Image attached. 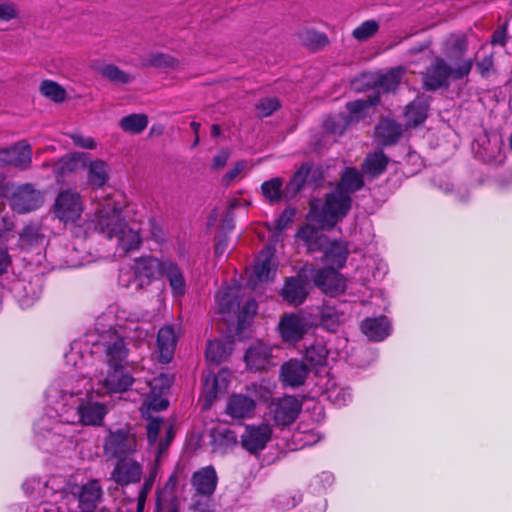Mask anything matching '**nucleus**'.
I'll list each match as a JSON object with an SVG mask.
<instances>
[{"label": "nucleus", "instance_id": "1", "mask_svg": "<svg viewBox=\"0 0 512 512\" xmlns=\"http://www.w3.org/2000/svg\"><path fill=\"white\" fill-rule=\"evenodd\" d=\"M351 208V196L335 189L325 194L322 204L318 200L310 202L307 220L317 224L322 230H330L348 215Z\"/></svg>", "mask_w": 512, "mask_h": 512}, {"label": "nucleus", "instance_id": "2", "mask_svg": "<svg viewBox=\"0 0 512 512\" xmlns=\"http://www.w3.org/2000/svg\"><path fill=\"white\" fill-rule=\"evenodd\" d=\"M473 67L472 59H463L456 68H452L444 58L438 56L422 74V85L426 91H437L450 86L449 79H463L468 76Z\"/></svg>", "mask_w": 512, "mask_h": 512}, {"label": "nucleus", "instance_id": "3", "mask_svg": "<svg viewBox=\"0 0 512 512\" xmlns=\"http://www.w3.org/2000/svg\"><path fill=\"white\" fill-rule=\"evenodd\" d=\"M124 221L121 206L112 197H108L96 209L93 217L87 224V229L93 230L107 239H112L121 233Z\"/></svg>", "mask_w": 512, "mask_h": 512}, {"label": "nucleus", "instance_id": "4", "mask_svg": "<svg viewBox=\"0 0 512 512\" xmlns=\"http://www.w3.org/2000/svg\"><path fill=\"white\" fill-rule=\"evenodd\" d=\"M136 448L137 439L129 426L108 430L103 445L105 455L117 459L126 458L133 454Z\"/></svg>", "mask_w": 512, "mask_h": 512}, {"label": "nucleus", "instance_id": "5", "mask_svg": "<svg viewBox=\"0 0 512 512\" xmlns=\"http://www.w3.org/2000/svg\"><path fill=\"white\" fill-rule=\"evenodd\" d=\"M43 194L31 183L17 185L10 196V207L18 214L35 211L43 204Z\"/></svg>", "mask_w": 512, "mask_h": 512}, {"label": "nucleus", "instance_id": "6", "mask_svg": "<svg viewBox=\"0 0 512 512\" xmlns=\"http://www.w3.org/2000/svg\"><path fill=\"white\" fill-rule=\"evenodd\" d=\"M103 495L102 487L98 480L91 479L82 485H75L67 494L69 501L77 502L80 512H95Z\"/></svg>", "mask_w": 512, "mask_h": 512}, {"label": "nucleus", "instance_id": "7", "mask_svg": "<svg viewBox=\"0 0 512 512\" xmlns=\"http://www.w3.org/2000/svg\"><path fill=\"white\" fill-rule=\"evenodd\" d=\"M302 410V401L295 396L285 395L274 399L269 411L275 425L287 427L293 424Z\"/></svg>", "mask_w": 512, "mask_h": 512}, {"label": "nucleus", "instance_id": "8", "mask_svg": "<svg viewBox=\"0 0 512 512\" xmlns=\"http://www.w3.org/2000/svg\"><path fill=\"white\" fill-rule=\"evenodd\" d=\"M83 212L81 196L70 190L61 191L53 204V213L61 222L74 223Z\"/></svg>", "mask_w": 512, "mask_h": 512}, {"label": "nucleus", "instance_id": "9", "mask_svg": "<svg viewBox=\"0 0 512 512\" xmlns=\"http://www.w3.org/2000/svg\"><path fill=\"white\" fill-rule=\"evenodd\" d=\"M272 429L268 424H249L240 436L242 448L249 454L258 456L272 439Z\"/></svg>", "mask_w": 512, "mask_h": 512}, {"label": "nucleus", "instance_id": "10", "mask_svg": "<svg viewBox=\"0 0 512 512\" xmlns=\"http://www.w3.org/2000/svg\"><path fill=\"white\" fill-rule=\"evenodd\" d=\"M272 352V347L262 341L251 343L243 357L246 369L254 373L268 371L275 366Z\"/></svg>", "mask_w": 512, "mask_h": 512}, {"label": "nucleus", "instance_id": "11", "mask_svg": "<svg viewBox=\"0 0 512 512\" xmlns=\"http://www.w3.org/2000/svg\"><path fill=\"white\" fill-rule=\"evenodd\" d=\"M312 279L314 285L330 297L344 293L347 288L345 277L332 267L318 269Z\"/></svg>", "mask_w": 512, "mask_h": 512}, {"label": "nucleus", "instance_id": "12", "mask_svg": "<svg viewBox=\"0 0 512 512\" xmlns=\"http://www.w3.org/2000/svg\"><path fill=\"white\" fill-rule=\"evenodd\" d=\"M163 260L153 256H142L134 260L132 266L136 288L142 289L161 276Z\"/></svg>", "mask_w": 512, "mask_h": 512}, {"label": "nucleus", "instance_id": "13", "mask_svg": "<svg viewBox=\"0 0 512 512\" xmlns=\"http://www.w3.org/2000/svg\"><path fill=\"white\" fill-rule=\"evenodd\" d=\"M0 162L19 170H28L32 164L31 145L21 140L10 147L0 148Z\"/></svg>", "mask_w": 512, "mask_h": 512}, {"label": "nucleus", "instance_id": "14", "mask_svg": "<svg viewBox=\"0 0 512 512\" xmlns=\"http://www.w3.org/2000/svg\"><path fill=\"white\" fill-rule=\"evenodd\" d=\"M282 339L288 343H297L308 330L307 320L297 314H283L278 324Z\"/></svg>", "mask_w": 512, "mask_h": 512}, {"label": "nucleus", "instance_id": "15", "mask_svg": "<svg viewBox=\"0 0 512 512\" xmlns=\"http://www.w3.org/2000/svg\"><path fill=\"white\" fill-rule=\"evenodd\" d=\"M309 372L310 369L304 361L290 359L281 365L279 378L284 386L297 388L305 383Z\"/></svg>", "mask_w": 512, "mask_h": 512}, {"label": "nucleus", "instance_id": "16", "mask_svg": "<svg viewBox=\"0 0 512 512\" xmlns=\"http://www.w3.org/2000/svg\"><path fill=\"white\" fill-rule=\"evenodd\" d=\"M111 477L120 486L138 483L142 477V466L127 457L118 459Z\"/></svg>", "mask_w": 512, "mask_h": 512}, {"label": "nucleus", "instance_id": "17", "mask_svg": "<svg viewBox=\"0 0 512 512\" xmlns=\"http://www.w3.org/2000/svg\"><path fill=\"white\" fill-rule=\"evenodd\" d=\"M191 486L194 494L213 496L218 485L217 472L212 465H208L195 471L191 476Z\"/></svg>", "mask_w": 512, "mask_h": 512}, {"label": "nucleus", "instance_id": "18", "mask_svg": "<svg viewBox=\"0 0 512 512\" xmlns=\"http://www.w3.org/2000/svg\"><path fill=\"white\" fill-rule=\"evenodd\" d=\"M134 377L126 370L125 365L108 367L107 375L103 380V387L109 394L127 392L133 383Z\"/></svg>", "mask_w": 512, "mask_h": 512}, {"label": "nucleus", "instance_id": "19", "mask_svg": "<svg viewBox=\"0 0 512 512\" xmlns=\"http://www.w3.org/2000/svg\"><path fill=\"white\" fill-rule=\"evenodd\" d=\"M256 409L253 398L244 394H232L227 400L225 413L233 419L252 418Z\"/></svg>", "mask_w": 512, "mask_h": 512}, {"label": "nucleus", "instance_id": "20", "mask_svg": "<svg viewBox=\"0 0 512 512\" xmlns=\"http://www.w3.org/2000/svg\"><path fill=\"white\" fill-rule=\"evenodd\" d=\"M360 330L368 340L380 342L390 335L391 323L385 315L368 317L361 321Z\"/></svg>", "mask_w": 512, "mask_h": 512}, {"label": "nucleus", "instance_id": "21", "mask_svg": "<svg viewBox=\"0 0 512 512\" xmlns=\"http://www.w3.org/2000/svg\"><path fill=\"white\" fill-rule=\"evenodd\" d=\"M322 229L306 223L299 227L295 237L300 239L306 246L308 252H320L328 245L329 239L323 234Z\"/></svg>", "mask_w": 512, "mask_h": 512}, {"label": "nucleus", "instance_id": "22", "mask_svg": "<svg viewBox=\"0 0 512 512\" xmlns=\"http://www.w3.org/2000/svg\"><path fill=\"white\" fill-rule=\"evenodd\" d=\"M162 277L169 283L174 298H182L186 294L187 286L184 274L179 265L172 260H163Z\"/></svg>", "mask_w": 512, "mask_h": 512}, {"label": "nucleus", "instance_id": "23", "mask_svg": "<svg viewBox=\"0 0 512 512\" xmlns=\"http://www.w3.org/2000/svg\"><path fill=\"white\" fill-rule=\"evenodd\" d=\"M280 294L286 303L294 306L301 305L308 296L307 282L299 276L288 277Z\"/></svg>", "mask_w": 512, "mask_h": 512}, {"label": "nucleus", "instance_id": "24", "mask_svg": "<svg viewBox=\"0 0 512 512\" xmlns=\"http://www.w3.org/2000/svg\"><path fill=\"white\" fill-rule=\"evenodd\" d=\"M430 109V97L419 95L405 107L404 117L408 127H418L423 124Z\"/></svg>", "mask_w": 512, "mask_h": 512}, {"label": "nucleus", "instance_id": "25", "mask_svg": "<svg viewBox=\"0 0 512 512\" xmlns=\"http://www.w3.org/2000/svg\"><path fill=\"white\" fill-rule=\"evenodd\" d=\"M129 349L123 337L114 333L105 343V358L108 367L124 366L127 362Z\"/></svg>", "mask_w": 512, "mask_h": 512}, {"label": "nucleus", "instance_id": "26", "mask_svg": "<svg viewBox=\"0 0 512 512\" xmlns=\"http://www.w3.org/2000/svg\"><path fill=\"white\" fill-rule=\"evenodd\" d=\"M177 345V336L172 325L161 327L157 333L156 346L161 363H169L174 355Z\"/></svg>", "mask_w": 512, "mask_h": 512}, {"label": "nucleus", "instance_id": "27", "mask_svg": "<svg viewBox=\"0 0 512 512\" xmlns=\"http://www.w3.org/2000/svg\"><path fill=\"white\" fill-rule=\"evenodd\" d=\"M79 423L85 426H99L107 414L106 406L99 402H82L77 407Z\"/></svg>", "mask_w": 512, "mask_h": 512}, {"label": "nucleus", "instance_id": "28", "mask_svg": "<svg viewBox=\"0 0 512 512\" xmlns=\"http://www.w3.org/2000/svg\"><path fill=\"white\" fill-rule=\"evenodd\" d=\"M389 158L383 150L368 153L361 164V170L371 178L380 177L387 169Z\"/></svg>", "mask_w": 512, "mask_h": 512}, {"label": "nucleus", "instance_id": "29", "mask_svg": "<svg viewBox=\"0 0 512 512\" xmlns=\"http://www.w3.org/2000/svg\"><path fill=\"white\" fill-rule=\"evenodd\" d=\"M261 259L253 266V276L249 280L250 283L256 285L258 282L272 281L275 270L272 267V259L274 257V248H269L265 253L260 255Z\"/></svg>", "mask_w": 512, "mask_h": 512}, {"label": "nucleus", "instance_id": "30", "mask_svg": "<svg viewBox=\"0 0 512 512\" xmlns=\"http://www.w3.org/2000/svg\"><path fill=\"white\" fill-rule=\"evenodd\" d=\"M324 251V262L326 267L340 270L345 267L349 250L347 245L341 241H333L327 245Z\"/></svg>", "mask_w": 512, "mask_h": 512}, {"label": "nucleus", "instance_id": "31", "mask_svg": "<svg viewBox=\"0 0 512 512\" xmlns=\"http://www.w3.org/2000/svg\"><path fill=\"white\" fill-rule=\"evenodd\" d=\"M46 235L41 225L35 222L25 225L19 233V245L21 249L32 250L44 244Z\"/></svg>", "mask_w": 512, "mask_h": 512}, {"label": "nucleus", "instance_id": "32", "mask_svg": "<svg viewBox=\"0 0 512 512\" xmlns=\"http://www.w3.org/2000/svg\"><path fill=\"white\" fill-rule=\"evenodd\" d=\"M364 179L355 167H346L336 185L338 191L350 195L364 187Z\"/></svg>", "mask_w": 512, "mask_h": 512}, {"label": "nucleus", "instance_id": "33", "mask_svg": "<svg viewBox=\"0 0 512 512\" xmlns=\"http://www.w3.org/2000/svg\"><path fill=\"white\" fill-rule=\"evenodd\" d=\"M346 319V310L341 306L330 304L326 302L323 304L320 311L321 325L328 331L334 332L339 325Z\"/></svg>", "mask_w": 512, "mask_h": 512}, {"label": "nucleus", "instance_id": "34", "mask_svg": "<svg viewBox=\"0 0 512 512\" xmlns=\"http://www.w3.org/2000/svg\"><path fill=\"white\" fill-rule=\"evenodd\" d=\"M312 168V162H305L298 168L285 186L284 194L286 198H294L302 190Z\"/></svg>", "mask_w": 512, "mask_h": 512}, {"label": "nucleus", "instance_id": "35", "mask_svg": "<svg viewBox=\"0 0 512 512\" xmlns=\"http://www.w3.org/2000/svg\"><path fill=\"white\" fill-rule=\"evenodd\" d=\"M377 135L382 146L395 145L402 136V129L394 121H387L377 127Z\"/></svg>", "mask_w": 512, "mask_h": 512}, {"label": "nucleus", "instance_id": "36", "mask_svg": "<svg viewBox=\"0 0 512 512\" xmlns=\"http://www.w3.org/2000/svg\"><path fill=\"white\" fill-rule=\"evenodd\" d=\"M87 180L93 188H101L108 180L106 164L102 160L91 161L88 166Z\"/></svg>", "mask_w": 512, "mask_h": 512}, {"label": "nucleus", "instance_id": "37", "mask_svg": "<svg viewBox=\"0 0 512 512\" xmlns=\"http://www.w3.org/2000/svg\"><path fill=\"white\" fill-rule=\"evenodd\" d=\"M119 126L125 132L131 134H140L148 126V117L146 114L133 113L121 118Z\"/></svg>", "mask_w": 512, "mask_h": 512}, {"label": "nucleus", "instance_id": "38", "mask_svg": "<svg viewBox=\"0 0 512 512\" xmlns=\"http://www.w3.org/2000/svg\"><path fill=\"white\" fill-rule=\"evenodd\" d=\"M119 246L125 252H130L139 249L142 238L138 230H134L132 228H127L126 222L124 221V227L121 233L118 236Z\"/></svg>", "mask_w": 512, "mask_h": 512}, {"label": "nucleus", "instance_id": "39", "mask_svg": "<svg viewBox=\"0 0 512 512\" xmlns=\"http://www.w3.org/2000/svg\"><path fill=\"white\" fill-rule=\"evenodd\" d=\"M99 73L104 78L115 84L131 83L135 77L118 66L113 64H105L99 68Z\"/></svg>", "mask_w": 512, "mask_h": 512}, {"label": "nucleus", "instance_id": "40", "mask_svg": "<svg viewBox=\"0 0 512 512\" xmlns=\"http://www.w3.org/2000/svg\"><path fill=\"white\" fill-rule=\"evenodd\" d=\"M304 358L312 367L325 366L328 350L323 343L315 342L306 348Z\"/></svg>", "mask_w": 512, "mask_h": 512}, {"label": "nucleus", "instance_id": "41", "mask_svg": "<svg viewBox=\"0 0 512 512\" xmlns=\"http://www.w3.org/2000/svg\"><path fill=\"white\" fill-rule=\"evenodd\" d=\"M283 181L279 177L271 178L268 181H264L261 184V192L262 195L270 202L276 203L279 202L284 194V190H282Z\"/></svg>", "mask_w": 512, "mask_h": 512}, {"label": "nucleus", "instance_id": "42", "mask_svg": "<svg viewBox=\"0 0 512 512\" xmlns=\"http://www.w3.org/2000/svg\"><path fill=\"white\" fill-rule=\"evenodd\" d=\"M143 65L157 69H177L179 61L165 53H153L145 59Z\"/></svg>", "mask_w": 512, "mask_h": 512}, {"label": "nucleus", "instance_id": "43", "mask_svg": "<svg viewBox=\"0 0 512 512\" xmlns=\"http://www.w3.org/2000/svg\"><path fill=\"white\" fill-rule=\"evenodd\" d=\"M39 91L43 96L54 101L55 103H62L67 97L66 90L63 86L52 80H44L41 82Z\"/></svg>", "mask_w": 512, "mask_h": 512}, {"label": "nucleus", "instance_id": "44", "mask_svg": "<svg viewBox=\"0 0 512 512\" xmlns=\"http://www.w3.org/2000/svg\"><path fill=\"white\" fill-rule=\"evenodd\" d=\"M401 79V74L396 69H391L385 74L379 75L373 82L374 88H381L384 92H394Z\"/></svg>", "mask_w": 512, "mask_h": 512}, {"label": "nucleus", "instance_id": "45", "mask_svg": "<svg viewBox=\"0 0 512 512\" xmlns=\"http://www.w3.org/2000/svg\"><path fill=\"white\" fill-rule=\"evenodd\" d=\"M205 357L208 362L219 365L228 357L226 344L221 340L208 341Z\"/></svg>", "mask_w": 512, "mask_h": 512}, {"label": "nucleus", "instance_id": "46", "mask_svg": "<svg viewBox=\"0 0 512 512\" xmlns=\"http://www.w3.org/2000/svg\"><path fill=\"white\" fill-rule=\"evenodd\" d=\"M212 438L214 445L223 450L232 448L238 443L237 434L228 428L214 430Z\"/></svg>", "mask_w": 512, "mask_h": 512}, {"label": "nucleus", "instance_id": "47", "mask_svg": "<svg viewBox=\"0 0 512 512\" xmlns=\"http://www.w3.org/2000/svg\"><path fill=\"white\" fill-rule=\"evenodd\" d=\"M257 313V303L254 299L247 300L237 315V330L243 331Z\"/></svg>", "mask_w": 512, "mask_h": 512}, {"label": "nucleus", "instance_id": "48", "mask_svg": "<svg viewBox=\"0 0 512 512\" xmlns=\"http://www.w3.org/2000/svg\"><path fill=\"white\" fill-rule=\"evenodd\" d=\"M380 103V94L374 93L366 99H357L346 104V109L351 115H358L365 109L376 106Z\"/></svg>", "mask_w": 512, "mask_h": 512}, {"label": "nucleus", "instance_id": "49", "mask_svg": "<svg viewBox=\"0 0 512 512\" xmlns=\"http://www.w3.org/2000/svg\"><path fill=\"white\" fill-rule=\"evenodd\" d=\"M379 24L375 20H366L352 31V36L358 41H365L375 35Z\"/></svg>", "mask_w": 512, "mask_h": 512}, {"label": "nucleus", "instance_id": "50", "mask_svg": "<svg viewBox=\"0 0 512 512\" xmlns=\"http://www.w3.org/2000/svg\"><path fill=\"white\" fill-rule=\"evenodd\" d=\"M216 300L219 304L221 313H229L239 308V302L236 297L232 295L230 289H226L216 294Z\"/></svg>", "mask_w": 512, "mask_h": 512}, {"label": "nucleus", "instance_id": "51", "mask_svg": "<svg viewBox=\"0 0 512 512\" xmlns=\"http://www.w3.org/2000/svg\"><path fill=\"white\" fill-rule=\"evenodd\" d=\"M190 510L192 512H215V504L212 500V496L207 497L193 494Z\"/></svg>", "mask_w": 512, "mask_h": 512}, {"label": "nucleus", "instance_id": "52", "mask_svg": "<svg viewBox=\"0 0 512 512\" xmlns=\"http://www.w3.org/2000/svg\"><path fill=\"white\" fill-rule=\"evenodd\" d=\"M281 107V103L276 97H269L261 99L256 104V109L261 117H268L276 112Z\"/></svg>", "mask_w": 512, "mask_h": 512}, {"label": "nucleus", "instance_id": "53", "mask_svg": "<svg viewBox=\"0 0 512 512\" xmlns=\"http://www.w3.org/2000/svg\"><path fill=\"white\" fill-rule=\"evenodd\" d=\"M329 40L326 34L317 31H307L304 43L313 50L323 48Z\"/></svg>", "mask_w": 512, "mask_h": 512}, {"label": "nucleus", "instance_id": "54", "mask_svg": "<svg viewBox=\"0 0 512 512\" xmlns=\"http://www.w3.org/2000/svg\"><path fill=\"white\" fill-rule=\"evenodd\" d=\"M296 215V209L294 207L285 208L282 213L275 219V230L277 233L282 232L293 222Z\"/></svg>", "mask_w": 512, "mask_h": 512}, {"label": "nucleus", "instance_id": "55", "mask_svg": "<svg viewBox=\"0 0 512 512\" xmlns=\"http://www.w3.org/2000/svg\"><path fill=\"white\" fill-rule=\"evenodd\" d=\"M163 425V420L159 417L151 418L147 424V440L150 445L156 443L159 432Z\"/></svg>", "mask_w": 512, "mask_h": 512}, {"label": "nucleus", "instance_id": "56", "mask_svg": "<svg viewBox=\"0 0 512 512\" xmlns=\"http://www.w3.org/2000/svg\"><path fill=\"white\" fill-rule=\"evenodd\" d=\"M18 17L17 6L9 1L0 3V22H8Z\"/></svg>", "mask_w": 512, "mask_h": 512}, {"label": "nucleus", "instance_id": "57", "mask_svg": "<svg viewBox=\"0 0 512 512\" xmlns=\"http://www.w3.org/2000/svg\"><path fill=\"white\" fill-rule=\"evenodd\" d=\"M508 22L503 23L491 35V44L504 47L507 42Z\"/></svg>", "mask_w": 512, "mask_h": 512}, {"label": "nucleus", "instance_id": "58", "mask_svg": "<svg viewBox=\"0 0 512 512\" xmlns=\"http://www.w3.org/2000/svg\"><path fill=\"white\" fill-rule=\"evenodd\" d=\"M494 60L492 55L484 56L476 63L477 70L482 77H485L493 69Z\"/></svg>", "mask_w": 512, "mask_h": 512}, {"label": "nucleus", "instance_id": "59", "mask_svg": "<svg viewBox=\"0 0 512 512\" xmlns=\"http://www.w3.org/2000/svg\"><path fill=\"white\" fill-rule=\"evenodd\" d=\"M324 128L329 133L341 135L345 130V125L337 121L335 117H328L324 122Z\"/></svg>", "mask_w": 512, "mask_h": 512}, {"label": "nucleus", "instance_id": "60", "mask_svg": "<svg viewBox=\"0 0 512 512\" xmlns=\"http://www.w3.org/2000/svg\"><path fill=\"white\" fill-rule=\"evenodd\" d=\"M168 406H169V401H168V399H166L164 397H159L156 395L149 397L148 407H149V409H151L153 411L160 412V411L166 410L168 408Z\"/></svg>", "mask_w": 512, "mask_h": 512}, {"label": "nucleus", "instance_id": "61", "mask_svg": "<svg viewBox=\"0 0 512 512\" xmlns=\"http://www.w3.org/2000/svg\"><path fill=\"white\" fill-rule=\"evenodd\" d=\"M230 157V151L228 149H222L213 157L212 168L219 170L223 168Z\"/></svg>", "mask_w": 512, "mask_h": 512}, {"label": "nucleus", "instance_id": "62", "mask_svg": "<svg viewBox=\"0 0 512 512\" xmlns=\"http://www.w3.org/2000/svg\"><path fill=\"white\" fill-rule=\"evenodd\" d=\"M328 397L335 403V405L342 406L346 404L350 395L345 391L329 390Z\"/></svg>", "mask_w": 512, "mask_h": 512}, {"label": "nucleus", "instance_id": "63", "mask_svg": "<svg viewBox=\"0 0 512 512\" xmlns=\"http://www.w3.org/2000/svg\"><path fill=\"white\" fill-rule=\"evenodd\" d=\"M79 160L74 156H66L61 160V170L63 172H72L77 169Z\"/></svg>", "mask_w": 512, "mask_h": 512}, {"label": "nucleus", "instance_id": "64", "mask_svg": "<svg viewBox=\"0 0 512 512\" xmlns=\"http://www.w3.org/2000/svg\"><path fill=\"white\" fill-rule=\"evenodd\" d=\"M245 168V162L244 161H238L234 164V166L227 171V173L224 176V180L226 182H231L234 180Z\"/></svg>", "mask_w": 512, "mask_h": 512}]
</instances>
